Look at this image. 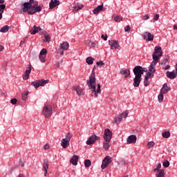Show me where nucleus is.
Here are the masks:
<instances>
[{"instance_id": "nucleus-1", "label": "nucleus", "mask_w": 177, "mask_h": 177, "mask_svg": "<svg viewBox=\"0 0 177 177\" xmlns=\"http://www.w3.org/2000/svg\"><path fill=\"white\" fill-rule=\"evenodd\" d=\"M98 66H94L93 70L91 72V75L89 77V80L86 81V84L88 86V89L92 91L91 95L95 96V97H97V94L102 92L100 84H97L96 89V77L95 74V68Z\"/></svg>"}, {"instance_id": "nucleus-2", "label": "nucleus", "mask_w": 177, "mask_h": 177, "mask_svg": "<svg viewBox=\"0 0 177 177\" xmlns=\"http://www.w3.org/2000/svg\"><path fill=\"white\" fill-rule=\"evenodd\" d=\"M133 73L135 75L133 85L135 88H139L140 81H142V75H143V73H147V69L142 67L141 66H136L133 69Z\"/></svg>"}, {"instance_id": "nucleus-3", "label": "nucleus", "mask_w": 177, "mask_h": 177, "mask_svg": "<svg viewBox=\"0 0 177 177\" xmlns=\"http://www.w3.org/2000/svg\"><path fill=\"white\" fill-rule=\"evenodd\" d=\"M35 6H38V2L35 1L34 0H30L28 2L24 3L22 12H24V13H28V10L35 8Z\"/></svg>"}, {"instance_id": "nucleus-4", "label": "nucleus", "mask_w": 177, "mask_h": 177, "mask_svg": "<svg viewBox=\"0 0 177 177\" xmlns=\"http://www.w3.org/2000/svg\"><path fill=\"white\" fill-rule=\"evenodd\" d=\"M72 136L70 133H67L66 138H62L61 140V146L63 149H67L70 146V141L71 140Z\"/></svg>"}, {"instance_id": "nucleus-5", "label": "nucleus", "mask_w": 177, "mask_h": 177, "mask_svg": "<svg viewBox=\"0 0 177 177\" xmlns=\"http://www.w3.org/2000/svg\"><path fill=\"white\" fill-rule=\"evenodd\" d=\"M162 56V49L161 46H157L154 48V52L152 55L153 60H158Z\"/></svg>"}, {"instance_id": "nucleus-6", "label": "nucleus", "mask_w": 177, "mask_h": 177, "mask_svg": "<svg viewBox=\"0 0 177 177\" xmlns=\"http://www.w3.org/2000/svg\"><path fill=\"white\" fill-rule=\"evenodd\" d=\"M49 80H35L31 83V85L34 86L36 89L38 88L39 86H44V85H46V84H48Z\"/></svg>"}, {"instance_id": "nucleus-7", "label": "nucleus", "mask_w": 177, "mask_h": 177, "mask_svg": "<svg viewBox=\"0 0 177 177\" xmlns=\"http://www.w3.org/2000/svg\"><path fill=\"white\" fill-rule=\"evenodd\" d=\"M52 106L50 105H47L44 107L43 109V115L46 117V118H49L50 115H52Z\"/></svg>"}, {"instance_id": "nucleus-8", "label": "nucleus", "mask_w": 177, "mask_h": 177, "mask_svg": "<svg viewBox=\"0 0 177 177\" xmlns=\"http://www.w3.org/2000/svg\"><path fill=\"white\" fill-rule=\"evenodd\" d=\"M112 161V158H111L110 156H106L102 160V164L101 165L102 169H106V168H107V165H109V164H111Z\"/></svg>"}, {"instance_id": "nucleus-9", "label": "nucleus", "mask_w": 177, "mask_h": 177, "mask_svg": "<svg viewBox=\"0 0 177 177\" xmlns=\"http://www.w3.org/2000/svg\"><path fill=\"white\" fill-rule=\"evenodd\" d=\"M111 138H113V132L109 129H106L104 134V140L105 142H111Z\"/></svg>"}, {"instance_id": "nucleus-10", "label": "nucleus", "mask_w": 177, "mask_h": 177, "mask_svg": "<svg viewBox=\"0 0 177 177\" xmlns=\"http://www.w3.org/2000/svg\"><path fill=\"white\" fill-rule=\"evenodd\" d=\"M100 139V137L97 136L96 135H93L88 138V139L86 140V143L88 146H91V145H93L96 140H99Z\"/></svg>"}, {"instance_id": "nucleus-11", "label": "nucleus", "mask_w": 177, "mask_h": 177, "mask_svg": "<svg viewBox=\"0 0 177 177\" xmlns=\"http://www.w3.org/2000/svg\"><path fill=\"white\" fill-rule=\"evenodd\" d=\"M142 37L145 41H153L154 39V35H152L149 32H144Z\"/></svg>"}, {"instance_id": "nucleus-12", "label": "nucleus", "mask_w": 177, "mask_h": 177, "mask_svg": "<svg viewBox=\"0 0 177 177\" xmlns=\"http://www.w3.org/2000/svg\"><path fill=\"white\" fill-rule=\"evenodd\" d=\"M109 45L111 46V49H119L120 44L117 40H109Z\"/></svg>"}, {"instance_id": "nucleus-13", "label": "nucleus", "mask_w": 177, "mask_h": 177, "mask_svg": "<svg viewBox=\"0 0 177 177\" xmlns=\"http://www.w3.org/2000/svg\"><path fill=\"white\" fill-rule=\"evenodd\" d=\"M104 10H106V8H104V7L103 6V3L101 6H98L96 8H95L93 10V13L94 15H99V13H100V12H104Z\"/></svg>"}, {"instance_id": "nucleus-14", "label": "nucleus", "mask_w": 177, "mask_h": 177, "mask_svg": "<svg viewBox=\"0 0 177 177\" xmlns=\"http://www.w3.org/2000/svg\"><path fill=\"white\" fill-rule=\"evenodd\" d=\"M136 139H138V138L136 137V136L135 135H131L129 136L127 139V145H131V144H135L136 143Z\"/></svg>"}, {"instance_id": "nucleus-15", "label": "nucleus", "mask_w": 177, "mask_h": 177, "mask_svg": "<svg viewBox=\"0 0 177 177\" xmlns=\"http://www.w3.org/2000/svg\"><path fill=\"white\" fill-rule=\"evenodd\" d=\"M42 10V8H41V6H38L37 7H35L33 8H30L28 10V15H35V13H37V12H41Z\"/></svg>"}, {"instance_id": "nucleus-16", "label": "nucleus", "mask_w": 177, "mask_h": 177, "mask_svg": "<svg viewBox=\"0 0 177 177\" xmlns=\"http://www.w3.org/2000/svg\"><path fill=\"white\" fill-rule=\"evenodd\" d=\"M74 91H75L77 95H78V96H84L85 95V93L84 92V90L82 89V88L76 86L73 87Z\"/></svg>"}, {"instance_id": "nucleus-17", "label": "nucleus", "mask_w": 177, "mask_h": 177, "mask_svg": "<svg viewBox=\"0 0 177 177\" xmlns=\"http://www.w3.org/2000/svg\"><path fill=\"white\" fill-rule=\"evenodd\" d=\"M120 74L124 78H128L131 75V71L129 69H122Z\"/></svg>"}, {"instance_id": "nucleus-18", "label": "nucleus", "mask_w": 177, "mask_h": 177, "mask_svg": "<svg viewBox=\"0 0 177 177\" xmlns=\"http://www.w3.org/2000/svg\"><path fill=\"white\" fill-rule=\"evenodd\" d=\"M60 5V1L59 0H51L49 6L50 9H53L54 8H56V6H59Z\"/></svg>"}, {"instance_id": "nucleus-19", "label": "nucleus", "mask_w": 177, "mask_h": 177, "mask_svg": "<svg viewBox=\"0 0 177 177\" xmlns=\"http://www.w3.org/2000/svg\"><path fill=\"white\" fill-rule=\"evenodd\" d=\"M41 30L42 28H41V27L34 26L33 28H32V29L30 30V34H32V35H35L37 32H39V31H41Z\"/></svg>"}, {"instance_id": "nucleus-20", "label": "nucleus", "mask_w": 177, "mask_h": 177, "mask_svg": "<svg viewBox=\"0 0 177 177\" xmlns=\"http://www.w3.org/2000/svg\"><path fill=\"white\" fill-rule=\"evenodd\" d=\"M43 169L44 171V176L46 177V175L48 174V169H49V163L48 162V160H44Z\"/></svg>"}, {"instance_id": "nucleus-21", "label": "nucleus", "mask_w": 177, "mask_h": 177, "mask_svg": "<svg viewBox=\"0 0 177 177\" xmlns=\"http://www.w3.org/2000/svg\"><path fill=\"white\" fill-rule=\"evenodd\" d=\"M171 88L168 87V85L167 84H164L161 90L160 93L165 95V93H168V91H169Z\"/></svg>"}, {"instance_id": "nucleus-22", "label": "nucleus", "mask_w": 177, "mask_h": 177, "mask_svg": "<svg viewBox=\"0 0 177 177\" xmlns=\"http://www.w3.org/2000/svg\"><path fill=\"white\" fill-rule=\"evenodd\" d=\"M80 158V156H73L72 158L70 160L71 164H73V165H77L78 164V160Z\"/></svg>"}, {"instance_id": "nucleus-23", "label": "nucleus", "mask_w": 177, "mask_h": 177, "mask_svg": "<svg viewBox=\"0 0 177 177\" xmlns=\"http://www.w3.org/2000/svg\"><path fill=\"white\" fill-rule=\"evenodd\" d=\"M166 75H167V78H170V80H174V79L176 78V74L175 73V72L167 71L166 73Z\"/></svg>"}, {"instance_id": "nucleus-24", "label": "nucleus", "mask_w": 177, "mask_h": 177, "mask_svg": "<svg viewBox=\"0 0 177 177\" xmlns=\"http://www.w3.org/2000/svg\"><path fill=\"white\" fill-rule=\"evenodd\" d=\"M31 73V65H29V68L25 71L24 79L27 80L30 77V73Z\"/></svg>"}, {"instance_id": "nucleus-25", "label": "nucleus", "mask_w": 177, "mask_h": 177, "mask_svg": "<svg viewBox=\"0 0 177 177\" xmlns=\"http://www.w3.org/2000/svg\"><path fill=\"white\" fill-rule=\"evenodd\" d=\"M68 46H69V44L68 42H64L60 44V48L63 50H67V49H68Z\"/></svg>"}, {"instance_id": "nucleus-26", "label": "nucleus", "mask_w": 177, "mask_h": 177, "mask_svg": "<svg viewBox=\"0 0 177 177\" xmlns=\"http://www.w3.org/2000/svg\"><path fill=\"white\" fill-rule=\"evenodd\" d=\"M6 8V6L5 4H1V6H0V20H1L3 17L2 15L3 14Z\"/></svg>"}, {"instance_id": "nucleus-27", "label": "nucleus", "mask_w": 177, "mask_h": 177, "mask_svg": "<svg viewBox=\"0 0 177 177\" xmlns=\"http://www.w3.org/2000/svg\"><path fill=\"white\" fill-rule=\"evenodd\" d=\"M156 177H165V170L160 169L159 170V172L156 174Z\"/></svg>"}, {"instance_id": "nucleus-28", "label": "nucleus", "mask_w": 177, "mask_h": 177, "mask_svg": "<svg viewBox=\"0 0 177 177\" xmlns=\"http://www.w3.org/2000/svg\"><path fill=\"white\" fill-rule=\"evenodd\" d=\"M110 141H105L103 142V147L104 150H109L110 149Z\"/></svg>"}, {"instance_id": "nucleus-29", "label": "nucleus", "mask_w": 177, "mask_h": 177, "mask_svg": "<svg viewBox=\"0 0 177 177\" xmlns=\"http://www.w3.org/2000/svg\"><path fill=\"white\" fill-rule=\"evenodd\" d=\"M84 8V5L82 4H77V6L73 7L74 12H78V10H81Z\"/></svg>"}, {"instance_id": "nucleus-30", "label": "nucleus", "mask_w": 177, "mask_h": 177, "mask_svg": "<svg viewBox=\"0 0 177 177\" xmlns=\"http://www.w3.org/2000/svg\"><path fill=\"white\" fill-rule=\"evenodd\" d=\"M9 28H10L9 26H4L1 28L0 32H8V31H9Z\"/></svg>"}, {"instance_id": "nucleus-31", "label": "nucleus", "mask_w": 177, "mask_h": 177, "mask_svg": "<svg viewBox=\"0 0 177 177\" xmlns=\"http://www.w3.org/2000/svg\"><path fill=\"white\" fill-rule=\"evenodd\" d=\"M93 60H95L94 58H93L92 57H88L86 58V63H87V64H93Z\"/></svg>"}, {"instance_id": "nucleus-32", "label": "nucleus", "mask_w": 177, "mask_h": 177, "mask_svg": "<svg viewBox=\"0 0 177 177\" xmlns=\"http://www.w3.org/2000/svg\"><path fill=\"white\" fill-rule=\"evenodd\" d=\"M92 162L89 160H86L84 161V166L86 167V168H89V167H91Z\"/></svg>"}, {"instance_id": "nucleus-33", "label": "nucleus", "mask_w": 177, "mask_h": 177, "mask_svg": "<svg viewBox=\"0 0 177 177\" xmlns=\"http://www.w3.org/2000/svg\"><path fill=\"white\" fill-rule=\"evenodd\" d=\"M162 136L165 138H169V136H171V133L169 131H166V132H164L162 133Z\"/></svg>"}, {"instance_id": "nucleus-34", "label": "nucleus", "mask_w": 177, "mask_h": 177, "mask_svg": "<svg viewBox=\"0 0 177 177\" xmlns=\"http://www.w3.org/2000/svg\"><path fill=\"white\" fill-rule=\"evenodd\" d=\"M45 42H50V36L48 34L44 35Z\"/></svg>"}, {"instance_id": "nucleus-35", "label": "nucleus", "mask_w": 177, "mask_h": 177, "mask_svg": "<svg viewBox=\"0 0 177 177\" xmlns=\"http://www.w3.org/2000/svg\"><path fill=\"white\" fill-rule=\"evenodd\" d=\"M114 20L115 21L120 23V21L122 20V17H121L120 15H117L116 17H115Z\"/></svg>"}, {"instance_id": "nucleus-36", "label": "nucleus", "mask_w": 177, "mask_h": 177, "mask_svg": "<svg viewBox=\"0 0 177 177\" xmlns=\"http://www.w3.org/2000/svg\"><path fill=\"white\" fill-rule=\"evenodd\" d=\"M122 118L120 117H118V118H114V122L115 124H120V122H121Z\"/></svg>"}, {"instance_id": "nucleus-37", "label": "nucleus", "mask_w": 177, "mask_h": 177, "mask_svg": "<svg viewBox=\"0 0 177 177\" xmlns=\"http://www.w3.org/2000/svg\"><path fill=\"white\" fill-rule=\"evenodd\" d=\"M158 102L161 103V102H162V100H164V94L160 93V95H158Z\"/></svg>"}, {"instance_id": "nucleus-38", "label": "nucleus", "mask_w": 177, "mask_h": 177, "mask_svg": "<svg viewBox=\"0 0 177 177\" xmlns=\"http://www.w3.org/2000/svg\"><path fill=\"white\" fill-rule=\"evenodd\" d=\"M149 73L154 74V73H156V66H152L151 65L149 67Z\"/></svg>"}, {"instance_id": "nucleus-39", "label": "nucleus", "mask_w": 177, "mask_h": 177, "mask_svg": "<svg viewBox=\"0 0 177 177\" xmlns=\"http://www.w3.org/2000/svg\"><path fill=\"white\" fill-rule=\"evenodd\" d=\"M127 117H128V111H124V112L120 115V118H127Z\"/></svg>"}, {"instance_id": "nucleus-40", "label": "nucleus", "mask_w": 177, "mask_h": 177, "mask_svg": "<svg viewBox=\"0 0 177 177\" xmlns=\"http://www.w3.org/2000/svg\"><path fill=\"white\" fill-rule=\"evenodd\" d=\"M27 96H28V93L25 91L24 93H22V100H27Z\"/></svg>"}, {"instance_id": "nucleus-41", "label": "nucleus", "mask_w": 177, "mask_h": 177, "mask_svg": "<svg viewBox=\"0 0 177 177\" xmlns=\"http://www.w3.org/2000/svg\"><path fill=\"white\" fill-rule=\"evenodd\" d=\"M158 62H160L159 58H158V60L153 59V61L151 62V66H152L153 67H156V65L158 63Z\"/></svg>"}, {"instance_id": "nucleus-42", "label": "nucleus", "mask_w": 177, "mask_h": 177, "mask_svg": "<svg viewBox=\"0 0 177 177\" xmlns=\"http://www.w3.org/2000/svg\"><path fill=\"white\" fill-rule=\"evenodd\" d=\"M39 59L40 62H41V63H45V62H46L45 55H39Z\"/></svg>"}, {"instance_id": "nucleus-43", "label": "nucleus", "mask_w": 177, "mask_h": 177, "mask_svg": "<svg viewBox=\"0 0 177 177\" xmlns=\"http://www.w3.org/2000/svg\"><path fill=\"white\" fill-rule=\"evenodd\" d=\"M148 149H151V147H154V142H149L147 144Z\"/></svg>"}, {"instance_id": "nucleus-44", "label": "nucleus", "mask_w": 177, "mask_h": 177, "mask_svg": "<svg viewBox=\"0 0 177 177\" xmlns=\"http://www.w3.org/2000/svg\"><path fill=\"white\" fill-rule=\"evenodd\" d=\"M46 53H48V51L46 50V48H43L41 51H40V54L41 55H46Z\"/></svg>"}, {"instance_id": "nucleus-45", "label": "nucleus", "mask_w": 177, "mask_h": 177, "mask_svg": "<svg viewBox=\"0 0 177 177\" xmlns=\"http://www.w3.org/2000/svg\"><path fill=\"white\" fill-rule=\"evenodd\" d=\"M163 167H165V168H168V167H169V162L168 160H165L163 162Z\"/></svg>"}, {"instance_id": "nucleus-46", "label": "nucleus", "mask_w": 177, "mask_h": 177, "mask_svg": "<svg viewBox=\"0 0 177 177\" xmlns=\"http://www.w3.org/2000/svg\"><path fill=\"white\" fill-rule=\"evenodd\" d=\"M149 84H150V82H149V79L145 78V80H144V85H145V86H149Z\"/></svg>"}, {"instance_id": "nucleus-47", "label": "nucleus", "mask_w": 177, "mask_h": 177, "mask_svg": "<svg viewBox=\"0 0 177 177\" xmlns=\"http://www.w3.org/2000/svg\"><path fill=\"white\" fill-rule=\"evenodd\" d=\"M97 66L102 67V66H104V62L103 61H100L96 63Z\"/></svg>"}, {"instance_id": "nucleus-48", "label": "nucleus", "mask_w": 177, "mask_h": 177, "mask_svg": "<svg viewBox=\"0 0 177 177\" xmlns=\"http://www.w3.org/2000/svg\"><path fill=\"white\" fill-rule=\"evenodd\" d=\"M10 103L11 104H16V103H17V99L16 98H13L10 100Z\"/></svg>"}, {"instance_id": "nucleus-49", "label": "nucleus", "mask_w": 177, "mask_h": 177, "mask_svg": "<svg viewBox=\"0 0 177 177\" xmlns=\"http://www.w3.org/2000/svg\"><path fill=\"white\" fill-rule=\"evenodd\" d=\"M124 31L126 32H129V31H131V27L129 26H127L125 28H124Z\"/></svg>"}, {"instance_id": "nucleus-50", "label": "nucleus", "mask_w": 177, "mask_h": 177, "mask_svg": "<svg viewBox=\"0 0 177 177\" xmlns=\"http://www.w3.org/2000/svg\"><path fill=\"white\" fill-rule=\"evenodd\" d=\"M151 73L149 72L147 73L146 76H145V79L149 80L151 77Z\"/></svg>"}, {"instance_id": "nucleus-51", "label": "nucleus", "mask_w": 177, "mask_h": 177, "mask_svg": "<svg viewBox=\"0 0 177 177\" xmlns=\"http://www.w3.org/2000/svg\"><path fill=\"white\" fill-rule=\"evenodd\" d=\"M159 18H160V15L157 14V15H156L154 16L153 20H154L155 21H157V20H158Z\"/></svg>"}, {"instance_id": "nucleus-52", "label": "nucleus", "mask_w": 177, "mask_h": 177, "mask_svg": "<svg viewBox=\"0 0 177 177\" xmlns=\"http://www.w3.org/2000/svg\"><path fill=\"white\" fill-rule=\"evenodd\" d=\"M95 45L96 44L94 42H90L88 44V46H90L91 48H95Z\"/></svg>"}, {"instance_id": "nucleus-53", "label": "nucleus", "mask_w": 177, "mask_h": 177, "mask_svg": "<svg viewBox=\"0 0 177 177\" xmlns=\"http://www.w3.org/2000/svg\"><path fill=\"white\" fill-rule=\"evenodd\" d=\"M143 20H149V17L147 15H145L142 17Z\"/></svg>"}, {"instance_id": "nucleus-54", "label": "nucleus", "mask_w": 177, "mask_h": 177, "mask_svg": "<svg viewBox=\"0 0 177 177\" xmlns=\"http://www.w3.org/2000/svg\"><path fill=\"white\" fill-rule=\"evenodd\" d=\"M101 38H102V39H104V41H107V35H106L105 36H104V35H102L101 36Z\"/></svg>"}, {"instance_id": "nucleus-55", "label": "nucleus", "mask_w": 177, "mask_h": 177, "mask_svg": "<svg viewBox=\"0 0 177 177\" xmlns=\"http://www.w3.org/2000/svg\"><path fill=\"white\" fill-rule=\"evenodd\" d=\"M49 147H50L49 145L46 144V145L44 146V150H48V149H49Z\"/></svg>"}, {"instance_id": "nucleus-56", "label": "nucleus", "mask_w": 177, "mask_h": 177, "mask_svg": "<svg viewBox=\"0 0 177 177\" xmlns=\"http://www.w3.org/2000/svg\"><path fill=\"white\" fill-rule=\"evenodd\" d=\"M161 171V169H158L157 167L153 169V172H158V174Z\"/></svg>"}, {"instance_id": "nucleus-57", "label": "nucleus", "mask_w": 177, "mask_h": 177, "mask_svg": "<svg viewBox=\"0 0 177 177\" xmlns=\"http://www.w3.org/2000/svg\"><path fill=\"white\" fill-rule=\"evenodd\" d=\"M19 165H20L21 167H24V162H23V161L20 160V161H19Z\"/></svg>"}, {"instance_id": "nucleus-58", "label": "nucleus", "mask_w": 177, "mask_h": 177, "mask_svg": "<svg viewBox=\"0 0 177 177\" xmlns=\"http://www.w3.org/2000/svg\"><path fill=\"white\" fill-rule=\"evenodd\" d=\"M156 168H157L158 169H161V164H160V163L158 164Z\"/></svg>"}, {"instance_id": "nucleus-59", "label": "nucleus", "mask_w": 177, "mask_h": 177, "mask_svg": "<svg viewBox=\"0 0 177 177\" xmlns=\"http://www.w3.org/2000/svg\"><path fill=\"white\" fill-rule=\"evenodd\" d=\"M3 49H4L3 46H0V52H2Z\"/></svg>"}, {"instance_id": "nucleus-60", "label": "nucleus", "mask_w": 177, "mask_h": 177, "mask_svg": "<svg viewBox=\"0 0 177 177\" xmlns=\"http://www.w3.org/2000/svg\"><path fill=\"white\" fill-rule=\"evenodd\" d=\"M165 63H167V59L163 60V61L161 62V64H165Z\"/></svg>"}, {"instance_id": "nucleus-61", "label": "nucleus", "mask_w": 177, "mask_h": 177, "mask_svg": "<svg viewBox=\"0 0 177 177\" xmlns=\"http://www.w3.org/2000/svg\"><path fill=\"white\" fill-rule=\"evenodd\" d=\"M3 2H5V1H3V0H0V6H2V4H1V3H3Z\"/></svg>"}, {"instance_id": "nucleus-62", "label": "nucleus", "mask_w": 177, "mask_h": 177, "mask_svg": "<svg viewBox=\"0 0 177 177\" xmlns=\"http://www.w3.org/2000/svg\"><path fill=\"white\" fill-rule=\"evenodd\" d=\"M59 53L62 56H63L64 55V51H61Z\"/></svg>"}, {"instance_id": "nucleus-63", "label": "nucleus", "mask_w": 177, "mask_h": 177, "mask_svg": "<svg viewBox=\"0 0 177 177\" xmlns=\"http://www.w3.org/2000/svg\"><path fill=\"white\" fill-rule=\"evenodd\" d=\"M173 28H174V30H177V25H174Z\"/></svg>"}, {"instance_id": "nucleus-64", "label": "nucleus", "mask_w": 177, "mask_h": 177, "mask_svg": "<svg viewBox=\"0 0 177 177\" xmlns=\"http://www.w3.org/2000/svg\"><path fill=\"white\" fill-rule=\"evenodd\" d=\"M169 66H167L165 67V70H169Z\"/></svg>"}]
</instances>
